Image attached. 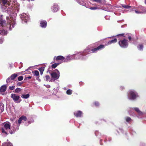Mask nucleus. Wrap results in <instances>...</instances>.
I'll use <instances>...</instances> for the list:
<instances>
[{"instance_id": "nucleus-47", "label": "nucleus", "mask_w": 146, "mask_h": 146, "mask_svg": "<svg viewBox=\"0 0 146 146\" xmlns=\"http://www.w3.org/2000/svg\"><path fill=\"white\" fill-rule=\"evenodd\" d=\"M120 90H122L124 88V87L123 86H121L120 88Z\"/></svg>"}, {"instance_id": "nucleus-26", "label": "nucleus", "mask_w": 146, "mask_h": 146, "mask_svg": "<svg viewBox=\"0 0 146 146\" xmlns=\"http://www.w3.org/2000/svg\"><path fill=\"white\" fill-rule=\"evenodd\" d=\"M6 82L7 83H12L13 82V80H11V79L9 77L7 79Z\"/></svg>"}, {"instance_id": "nucleus-5", "label": "nucleus", "mask_w": 146, "mask_h": 146, "mask_svg": "<svg viewBox=\"0 0 146 146\" xmlns=\"http://www.w3.org/2000/svg\"><path fill=\"white\" fill-rule=\"evenodd\" d=\"M127 95L128 99L131 100H135L139 96L137 92L133 90H129L128 92Z\"/></svg>"}, {"instance_id": "nucleus-27", "label": "nucleus", "mask_w": 146, "mask_h": 146, "mask_svg": "<svg viewBox=\"0 0 146 146\" xmlns=\"http://www.w3.org/2000/svg\"><path fill=\"white\" fill-rule=\"evenodd\" d=\"M138 50H142L143 48V46L142 44H139V46L137 47Z\"/></svg>"}, {"instance_id": "nucleus-6", "label": "nucleus", "mask_w": 146, "mask_h": 146, "mask_svg": "<svg viewBox=\"0 0 146 146\" xmlns=\"http://www.w3.org/2000/svg\"><path fill=\"white\" fill-rule=\"evenodd\" d=\"M3 127L2 128V132L6 135H7L8 130L10 129L11 125L9 122L4 123L3 124Z\"/></svg>"}, {"instance_id": "nucleus-54", "label": "nucleus", "mask_w": 146, "mask_h": 146, "mask_svg": "<svg viewBox=\"0 0 146 146\" xmlns=\"http://www.w3.org/2000/svg\"><path fill=\"white\" fill-rule=\"evenodd\" d=\"M145 4H146V0H145Z\"/></svg>"}, {"instance_id": "nucleus-11", "label": "nucleus", "mask_w": 146, "mask_h": 146, "mask_svg": "<svg viewBox=\"0 0 146 146\" xmlns=\"http://www.w3.org/2000/svg\"><path fill=\"white\" fill-rule=\"evenodd\" d=\"M7 5H9L8 4H5L2 6V9L3 11L4 12H7L9 14V13L11 12L10 8L7 7Z\"/></svg>"}, {"instance_id": "nucleus-45", "label": "nucleus", "mask_w": 146, "mask_h": 146, "mask_svg": "<svg viewBox=\"0 0 146 146\" xmlns=\"http://www.w3.org/2000/svg\"><path fill=\"white\" fill-rule=\"evenodd\" d=\"M128 38L129 40H131V37L130 35L128 36Z\"/></svg>"}, {"instance_id": "nucleus-29", "label": "nucleus", "mask_w": 146, "mask_h": 146, "mask_svg": "<svg viewBox=\"0 0 146 146\" xmlns=\"http://www.w3.org/2000/svg\"><path fill=\"white\" fill-rule=\"evenodd\" d=\"M60 64V63H55L53 64L51 66L52 68H56L59 64Z\"/></svg>"}, {"instance_id": "nucleus-1", "label": "nucleus", "mask_w": 146, "mask_h": 146, "mask_svg": "<svg viewBox=\"0 0 146 146\" xmlns=\"http://www.w3.org/2000/svg\"><path fill=\"white\" fill-rule=\"evenodd\" d=\"M10 17V19L8 21V24L7 25L6 24V21L5 20H3L2 19H0V27L1 28L0 29V35H5L7 33V31L1 29V27H5V26H7V28L9 27V30L11 31L12 30V29L14 27L15 24V15L14 17H12L11 15Z\"/></svg>"}, {"instance_id": "nucleus-52", "label": "nucleus", "mask_w": 146, "mask_h": 146, "mask_svg": "<svg viewBox=\"0 0 146 146\" xmlns=\"http://www.w3.org/2000/svg\"><path fill=\"white\" fill-rule=\"evenodd\" d=\"M64 90H66V88H64Z\"/></svg>"}, {"instance_id": "nucleus-18", "label": "nucleus", "mask_w": 146, "mask_h": 146, "mask_svg": "<svg viewBox=\"0 0 146 146\" xmlns=\"http://www.w3.org/2000/svg\"><path fill=\"white\" fill-rule=\"evenodd\" d=\"M122 5V6L123 7L125 8V9H129V8H131V10H133V9H135V7L134 6L131 7L130 6H128V5H123V4L122 5Z\"/></svg>"}, {"instance_id": "nucleus-19", "label": "nucleus", "mask_w": 146, "mask_h": 146, "mask_svg": "<svg viewBox=\"0 0 146 146\" xmlns=\"http://www.w3.org/2000/svg\"><path fill=\"white\" fill-rule=\"evenodd\" d=\"M7 88V86L5 85L2 86L0 88V91L1 92H5Z\"/></svg>"}, {"instance_id": "nucleus-24", "label": "nucleus", "mask_w": 146, "mask_h": 146, "mask_svg": "<svg viewBox=\"0 0 146 146\" xmlns=\"http://www.w3.org/2000/svg\"><path fill=\"white\" fill-rule=\"evenodd\" d=\"M126 121L128 123H130L131 121V118L129 117H126L125 118Z\"/></svg>"}, {"instance_id": "nucleus-31", "label": "nucleus", "mask_w": 146, "mask_h": 146, "mask_svg": "<svg viewBox=\"0 0 146 146\" xmlns=\"http://www.w3.org/2000/svg\"><path fill=\"white\" fill-rule=\"evenodd\" d=\"M102 9L104 10H105V11H108V12H111L112 11V10H111L110 9H109L107 8H107L104 7V9Z\"/></svg>"}, {"instance_id": "nucleus-25", "label": "nucleus", "mask_w": 146, "mask_h": 146, "mask_svg": "<svg viewBox=\"0 0 146 146\" xmlns=\"http://www.w3.org/2000/svg\"><path fill=\"white\" fill-rule=\"evenodd\" d=\"M4 105L3 104H1L0 105V110L1 111V112H2L4 110Z\"/></svg>"}, {"instance_id": "nucleus-7", "label": "nucleus", "mask_w": 146, "mask_h": 146, "mask_svg": "<svg viewBox=\"0 0 146 146\" xmlns=\"http://www.w3.org/2000/svg\"><path fill=\"white\" fill-rule=\"evenodd\" d=\"M20 17L23 23H27L30 19L29 15L25 13L21 14Z\"/></svg>"}, {"instance_id": "nucleus-22", "label": "nucleus", "mask_w": 146, "mask_h": 146, "mask_svg": "<svg viewBox=\"0 0 146 146\" xmlns=\"http://www.w3.org/2000/svg\"><path fill=\"white\" fill-rule=\"evenodd\" d=\"M30 95L29 94H23L21 95V97L22 98L24 99H27L29 98Z\"/></svg>"}, {"instance_id": "nucleus-23", "label": "nucleus", "mask_w": 146, "mask_h": 146, "mask_svg": "<svg viewBox=\"0 0 146 146\" xmlns=\"http://www.w3.org/2000/svg\"><path fill=\"white\" fill-rule=\"evenodd\" d=\"M17 76L16 74H12L10 77L11 79V80H13L15 79Z\"/></svg>"}, {"instance_id": "nucleus-55", "label": "nucleus", "mask_w": 146, "mask_h": 146, "mask_svg": "<svg viewBox=\"0 0 146 146\" xmlns=\"http://www.w3.org/2000/svg\"><path fill=\"white\" fill-rule=\"evenodd\" d=\"M122 35V34H120V35Z\"/></svg>"}, {"instance_id": "nucleus-37", "label": "nucleus", "mask_w": 146, "mask_h": 146, "mask_svg": "<svg viewBox=\"0 0 146 146\" xmlns=\"http://www.w3.org/2000/svg\"><path fill=\"white\" fill-rule=\"evenodd\" d=\"M95 2L97 3H102V0H93Z\"/></svg>"}, {"instance_id": "nucleus-8", "label": "nucleus", "mask_w": 146, "mask_h": 146, "mask_svg": "<svg viewBox=\"0 0 146 146\" xmlns=\"http://www.w3.org/2000/svg\"><path fill=\"white\" fill-rule=\"evenodd\" d=\"M50 75L54 80H57L60 77L59 71L57 69H56L52 73H50Z\"/></svg>"}, {"instance_id": "nucleus-46", "label": "nucleus", "mask_w": 146, "mask_h": 146, "mask_svg": "<svg viewBox=\"0 0 146 146\" xmlns=\"http://www.w3.org/2000/svg\"><path fill=\"white\" fill-rule=\"evenodd\" d=\"M22 84V83L21 82H19L17 83V85L18 86H20Z\"/></svg>"}, {"instance_id": "nucleus-35", "label": "nucleus", "mask_w": 146, "mask_h": 146, "mask_svg": "<svg viewBox=\"0 0 146 146\" xmlns=\"http://www.w3.org/2000/svg\"><path fill=\"white\" fill-rule=\"evenodd\" d=\"M39 74V73L38 71L36 70L35 71V75L36 76H38Z\"/></svg>"}, {"instance_id": "nucleus-30", "label": "nucleus", "mask_w": 146, "mask_h": 146, "mask_svg": "<svg viewBox=\"0 0 146 146\" xmlns=\"http://www.w3.org/2000/svg\"><path fill=\"white\" fill-rule=\"evenodd\" d=\"M21 89L19 88H16L15 90V91H13L16 93H18L21 91Z\"/></svg>"}, {"instance_id": "nucleus-14", "label": "nucleus", "mask_w": 146, "mask_h": 146, "mask_svg": "<svg viewBox=\"0 0 146 146\" xmlns=\"http://www.w3.org/2000/svg\"><path fill=\"white\" fill-rule=\"evenodd\" d=\"M47 24V22L44 20H41L40 22V26L43 28H45L46 27Z\"/></svg>"}, {"instance_id": "nucleus-3", "label": "nucleus", "mask_w": 146, "mask_h": 146, "mask_svg": "<svg viewBox=\"0 0 146 146\" xmlns=\"http://www.w3.org/2000/svg\"><path fill=\"white\" fill-rule=\"evenodd\" d=\"M27 119V118L25 116H22L19 119L18 121H16L13 124V128L15 130L19 129V127L21 123H24Z\"/></svg>"}, {"instance_id": "nucleus-50", "label": "nucleus", "mask_w": 146, "mask_h": 146, "mask_svg": "<svg viewBox=\"0 0 146 146\" xmlns=\"http://www.w3.org/2000/svg\"><path fill=\"white\" fill-rule=\"evenodd\" d=\"M31 78V77L29 76L27 77V78H28V79H30Z\"/></svg>"}, {"instance_id": "nucleus-43", "label": "nucleus", "mask_w": 146, "mask_h": 146, "mask_svg": "<svg viewBox=\"0 0 146 146\" xmlns=\"http://www.w3.org/2000/svg\"><path fill=\"white\" fill-rule=\"evenodd\" d=\"M135 13L137 14H140L142 13V12L141 11H138L137 10H135Z\"/></svg>"}, {"instance_id": "nucleus-21", "label": "nucleus", "mask_w": 146, "mask_h": 146, "mask_svg": "<svg viewBox=\"0 0 146 146\" xmlns=\"http://www.w3.org/2000/svg\"><path fill=\"white\" fill-rule=\"evenodd\" d=\"M2 146H13L12 144L9 142L7 143H4Z\"/></svg>"}, {"instance_id": "nucleus-12", "label": "nucleus", "mask_w": 146, "mask_h": 146, "mask_svg": "<svg viewBox=\"0 0 146 146\" xmlns=\"http://www.w3.org/2000/svg\"><path fill=\"white\" fill-rule=\"evenodd\" d=\"M52 11L54 12H57L59 9V7L58 4L56 3H54L52 5L51 8Z\"/></svg>"}, {"instance_id": "nucleus-42", "label": "nucleus", "mask_w": 146, "mask_h": 146, "mask_svg": "<svg viewBox=\"0 0 146 146\" xmlns=\"http://www.w3.org/2000/svg\"><path fill=\"white\" fill-rule=\"evenodd\" d=\"M33 122V120L32 121V122H30V121H29L27 122V123H26L25 124V125H26V126H27V125H29V124H30V123H31V122Z\"/></svg>"}, {"instance_id": "nucleus-39", "label": "nucleus", "mask_w": 146, "mask_h": 146, "mask_svg": "<svg viewBox=\"0 0 146 146\" xmlns=\"http://www.w3.org/2000/svg\"><path fill=\"white\" fill-rule=\"evenodd\" d=\"M107 7V8H108L109 9H110L111 10H112L111 9H112V6L111 5H108Z\"/></svg>"}, {"instance_id": "nucleus-20", "label": "nucleus", "mask_w": 146, "mask_h": 146, "mask_svg": "<svg viewBox=\"0 0 146 146\" xmlns=\"http://www.w3.org/2000/svg\"><path fill=\"white\" fill-rule=\"evenodd\" d=\"M117 42V39L115 38L113 40H112L108 41L107 43V45L111 44L116 43Z\"/></svg>"}, {"instance_id": "nucleus-9", "label": "nucleus", "mask_w": 146, "mask_h": 146, "mask_svg": "<svg viewBox=\"0 0 146 146\" xmlns=\"http://www.w3.org/2000/svg\"><path fill=\"white\" fill-rule=\"evenodd\" d=\"M119 44L122 48H125L127 47L128 46V41L125 39H123L119 41Z\"/></svg>"}, {"instance_id": "nucleus-15", "label": "nucleus", "mask_w": 146, "mask_h": 146, "mask_svg": "<svg viewBox=\"0 0 146 146\" xmlns=\"http://www.w3.org/2000/svg\"><path fill=\"white\" fill-rule=\"evenodd\" d=\"M53 60H64L65 57L62 56H58L56 57L55 56L54 57Z\"/></svg>"}, {"instance_id": "nucleus-40", "label": "nucleus", "mask_w": 146, "mask_h": 146, "mask_svg": "<svg viewBox=\"0 0 146 146\" xmlns=\"http://www.w3.org/2000/svg\"><path fill=\"white\" fill-rule=\"evenodd\" d=\"M90 9L92 10H95L98 9L97 7H91Z\"/></svg>"}, {"instance_id": "nucleus-48", "label": "nucleus", "mask_w": 146, "mask_h": 146, "mask_svg": "<svg viewBox=\"0 0 146 146\" xmlns=\"http://www.w3.org/2000/svg\"><path fill=\"white\" fill-rule=\"evenodd\" d=\"M45 86L48 88H49L50 87V85H46Z\"/></svg>"}, {"instance_id": "nucleus-56", "label": "nucleus", "mask_w": 146, "mask_h": 146, "mask_svg": "<svg viewBox=\"0 0 146 146\" xmlns=\"http://www.w3.org/2000/svg\"><path fill=\"white\" fill-rule=\"evenodd\" d=\"M54 63V62H52L51 63Z\"/></svg>"}, {"instance_id": "nucleus-51", "label": "nucleus", "mask_w": 146, "mask_h": 146, "mask_svg": "<svg viewBox=\"0 0 146 146\" xmlns=\"http://www.w3.org/2000/svg\"><path fill=\"white\" fill-rule=\"evenodd\" d=\"M139 8H142V7L141 6H140L139 7Z\"/></svg>"}, {"instance_id": "nucleus-16", "label": "nucleus", "mask_w": 146, "mask_h": 146, "mask_svg": "<svg viewBox=\"0 0 146 146\" xmlns=\"http://www.w3.org/2000/svg\"><path fill=\"white\" fill-rule=\"evenodd\" d=\"M74 115L77 117H80L82 116V111H78L74 112Z\"/></svg>"}, {"instance_id": "nucleus-44", "label": "nucleus", "mask_w": 146, "mask_h": 146, "mask_svg": "<svg viewBox=\"0 0 146 146\" xmlns=\"http://www.w3.org/2000/svg\"><path fill=\"white\" fill-rule=\"evenodd\" d=\"M4 40L3 38H1L0 39V44H1L3 42Z\"/></svg>"}, {"instance_id": "nucleus-53", "label": "nucleus", "mask_w": 146, "mask_h": 146, "mask_svg": "<svg viewBox=\"0 0 146 146\" xmlns=\"http://www.w3.org/2000/svg\"><path fill=\"white\" fill-rule=\"evenodd\" d=\"M42 73H43V72H40V73L41 74V75L42 74Z\"/></svg>"}, {"instance_id": "nucleus-41", "label": "nucleus", "mask_w": 146, "mask_h": 146, "mask_svg": "<svg viewBox=\"0 0 146 146\" xmlns=\"http://www.w3.org/2000/svg\"><path fill=\"white\" fill-rule=\"evenodd\" d=\"M94 104L96 106H99V104L98 102H94Z\"/></svg>"}, {"instance_id": "nucleus-28", "label": "nucleus", "mask_w": 146, "mask_h": 146, "mask_svg": "<svg viewBox=\"0 0 146 146\" xmlns=\"http://www.w3.org/2000/svg\"><path fill=\"white\" fill-rule=\"evenodd\" d=\"M72 92V90L70 89L68 90L66 92V94L68 95H71Z\"/></svg>"}, {"instance_id": "nucleus-17", "label": "nucleus", "mask_w": 146, "mask_h": 146, "mask_svg": "<svg viewBox=\"0 0 146 146\" xmlns=\"http://www.w3.org/2000/svg\"><path fill=\"white\" fill-rule=\"evenodd\" d=\"M132 109L136 111L139 116H141L144 114V113L141 111L139 109L137 108H132Z\"/></svg>"}, {"instance_id": "nucleus-33", "label": "nucleus", "mask_w": 146, "mask_h": 146, "mask_svg": "<svg viewBox=\"0 0 146 146\" xmlns=\"http://www.w3.org/2000/svg\"><path fill=\"white\" fill-rule=\"evenodd\" d=\"M23 79V77L22 76H19L18 77V80L19 81L22 80Z\"/></svg>"}, {"instance_id": "nucleus-10", "label": "nucleus", "mask_w": 146, "mask_h": 146, "mask_svg": "<svg viewBox=\"0 0 146 146\" xmlns=\"http://www.w3.org/2000/svg\"><path fill=\"white\" fill-rule=\"evenodd\" d=\"M11 97L15 103H19L21 101V100L20 99V96L16 94H11Z\"/></svg>"}, {"instance_id": "nucleus-32", "label": "nucleus", "mask_w": 146, "mask_h": 146, "mask_svg": "<svg viewBox=\"0 0 146 146\" xmlns=\"http://www.w3.org/2000/svg\"><path fill=\"white\" fill-rule=\"evenodd\" d=\"M8 0H0V2L2 3L3 4H7L6 3Z\"/></svg>"}, {"instance_id": "nucleus-34", "label": "nucleus", "mask_w": 146, "mask_h": 146, "mask_svg": "<svg viewBox=\"0 0 146 146\" xmlns=\"http://www.w3.org/2000/svg\"><path fill=\"white\" fill-rule=\"evenodd\" d=\"M45 80L46 81H48L50 79V77L48 75H46L45 76Z\"/></svg>"}, {"instance_id": "nucleus-38", "label": "nucleus", "mask_w": 146, "mask_h": 146, "mask_svg": "<svg viewBox=\"0 0 146 146\" xmlns=\"http://www.w3.org/2000/svg\"><path fill=\"white\" fill-rule=\"evenodd\" d=\"M15 88V86H9V89L11 90H13Z\"/></svg>"}, {"instance_id": "nucleus-2", "label": "nucleus", "mask_w": 146, "mask_h": 146, "mask_svg": "<svg viewBox=\"0 0 146 146\" xmlns=\"http://www.w3.org/2000/svg\"><path fill=\"white\" fill-rule=\"evenodd\" d=\"M92 52V49H91L89 47H88L82 52H78L80 59L82 60H85L88 58L87 56L88 54L91 53Z\"/></svg>"}, {"instance_id": "nucleus-4", "label": "nucleus", "mask_w": 146, "mask_h": 146, "mask_svg": "<svg viewBox=\"0 0 146 146\" xmlns=\"http://www.w3.org/2000/svg\"><path fill=\"white\" fill-rule=\"evenodd\" d=\"M80 59L78 52L72 55H69L65 58L64 62H67L73 59Z\"/></svg>"}, {"instance_id": "nucleus-36", "label": "nucleus", "mask_w": 146, "mask_h": 146, "mask_svg": "<svg viewBox=\"0 0 146 146\" xmlns=\"http://www.w3.org/2000/svg\"><path fill=\"white\" fill-rule=\"evenodd\" d=\"M38 70L40 71V72H43V71L44 70V67L40 68L38 69Z\"/></svg>"}, {"instance_id": "nucleus-49", "label": "nucleus", "mask_w": 146, "mask_h": 146, "mask_svg": "<svg viewBox=\"0 0 146 146\" xmlns=\"http://www.w3.org/2000/svg\"><path fill=\"white\" fill-rule=\"evenodd\" d=\"M14 132H13L12 131H9V133H10V134H13L14 133Z\"/></svg>"}, {"instance_id": "nucleus-13", "label": "nucleus", "mask_w": 146, "mask_h": 146, "mask_svg": "<svg viewBox=\"0 0 146 146\" xmlns=\"http://www.w3.org/2000/svg\"><path fill=\"white\" fill-rule=\"evenodd\" d=\"M104 47V46L103 44H101L97 48L92 49V52H96L98 50L103 48Z\"/></svg>"}]
</instances>
